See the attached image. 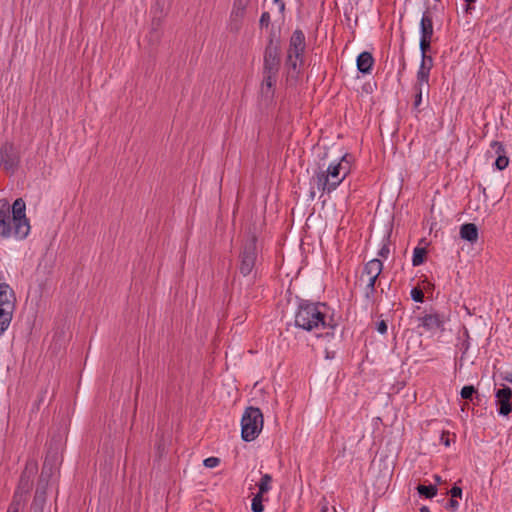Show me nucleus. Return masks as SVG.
<instances>
[{
    "label": "nucleus",
    "mask_w": 512,
    "mask_h": 512,
    "mask_svg": "<svg viewBox=\"0 0 512 512\" xmlns=\"http://www.w3.org/2000/svg\"><path fill=\"white\" fill-rule=\"evenodd\" d=\"M25 211L26 204L22 198H17L12 206L6 199H0V237L14 235L22 240L28 236L30 224Z\"/></svg>",
    "instance_id": "f257e3e1"
},
{
    "label": "nucleus",
    "mask_w": 512,
    "mask_h": 512,
    "mask_svg": "<svg viewBox=\"0 0 512 512\" xmlns=\"http://www.w3.org/2000/svg\"><path fill=\"white\" fill-rule=\"evenodd\" d=\"M326 307L324 303H312L307 300H301L295 315V325L303 330L312 331L314 328H328L327 336H334L338 324L330 319L326 322V315L320 310V307Z\"/></svg>",
    "instance_id": "f03ea898"
},
{
    "label": "nucleus",
    "mask_w": 512,
    "mask_h": 512,
    "mask_svg": "<svg viewBox=\"0 0 512 512\" xmlns=\"http://www.w3.org/2000/svg\"><path fill=\"white\" fill-rule=\"evenodd\" d=\"M281 66V47H265L263 55L262 96L272 100L275 92L277 76Z\"/></svg>",
    "instance_id": "7ed1b4c3"
},
{
    "label": "nucleus",
    "mask_w": 512,
    "mask_h": 512,
    "mask_svg": "<svg viewBox=\"0 0 512 512\" xmlns=\"http://www.w3.org/2000/svg\"><path fill=\"white\" fill-rule=\"evenodd\" d=\"M306 49L305 34L301 29H296L289 40L284 66L289 76L297 78L300 74L299 65L304 63V53Z\"/></svg>",
    "instance_id": "20e7f679"
},
{
    "label": "nucleus",
    "mask_w": 512,
    "mask_h": 512,
    "mask_svg": "<svg viewBox=\"0 0 512 512\" xmlns=\"http://www.w3.org/2000/svg\"><path fill=\"white\" fill-rule=\"evenodd\" d=\"M263 422V414L258 407H247L241 419L242 439L246 442L255 440L263 428Z\"/></svg>",
    "instance_id": "39448f33"
},
{
    "label": "nucleus",
    "mask_w": 512,
    "mask_h": 512,
    "mask_svg": "<svg viewBox=\"0 0 512 512\" xmlns=\"http://www.w3.org/2000/svg\"><path fill=\"white\" fill-rule=\"evenodd\" d=\"M340 168L338 164H330L326 169L319 167L312 176L311 181L316 184L320 191L330 193L345 179V176L341 174Z\"/></svg>",
    "instance_id": "423d86ee"
},
{
    "label": "nucleus",
    "mask_w": 512,
    "mask_h": 512,
    "mask_svg": "<svg viewBox=\"0 0 512 512\" xmlns=\"http://www.w3.org/2000/svg\"><path fill=\"white\" fill-rule=\"evenodd\" d=\"M258 257L257 236L252 233L243 242L239 252L238 269L244 277L252 274Z\"/></svg>",
    "instance_id": "0eeeda50"
},
{
    "label": "nucleus",
    "mask_w": 512,
    "mask_h": 512,
    "mask_svg": "<svg viewBox=\"0 0 512 512\" xmlns=\"http://www.w3.org/2000/svg\"><path fill=\"white\" fill-rule=\"evenodd\" d=\"M60 441L51 439L45 460L42 465L41 473L37 481V485L42 488H48L50 479L53 475L54 468L60 462L59 455Z\"/></svg>",
    "instance_id": "6e6552de"
},
{
    "label": "nucleus",
    "mask_w": 512,
    "mask_h": 512,
    "mask_svg": "<svg viewBox=\"0 0 512 512\" xmlns=\"http://www.w3.org/2000/svg\"><path fill=\"white\" fill-rule=\"evenodd\" d=\"M0 159L3 169L11 175L14 174L20 166L21 156L19 149L13 142H4L0 147Z\"/></svg>",
    "instance_id": "1a4fd4ad"
},
{
    "label": "nucleus",
    "mask_w": 512,
    "mask_h": 512,
    "mask_svg": "<svg viewBox=\"0 0 512 512\" xmlns=\"http://www.w3.org/2000/svg\"><path fill=\"white\" fill-rule=\"evenodd\" d=\"M38 472V463L36 460L30 459L26 462L23 471L19 477L15 494L28 497L34 482V477Z\"/></svg>",
    "instance_id": "9d476101"
},
{
    "label": "nucleus",
    "mask_w": 512,
    "mask_h": 512,
    "mask_svg": "<svg viewBox=\"0 0 512 512\" xmlns=\"http://www.w3.org/2000/svg\"><path fill=\"white\" fill-rule=\"evenodd\" d=\"M497 411L502 416H508L512 411V389L507 385L495 391Z\"/></svg>",
    "instance_id": "9b49d317"
},
{
    "label": "nucleus",
    "mask_w": 512,
    "mask_h": 512,
    "mask_svg": "<svg viewBox=\"0 0 512 512\" xmlns=\"http://www.w3.org/2000/svg\"><path fill=\"white\" fill-rule=\"evenodd\" d=\"M433 67V58L432 57H422L419 70L417 72V81L416 84L419 86H425V89H429V77L430 71Z\"/></svg>",
    "instance_id": "f8f14e48"
},
{
    "label": "nucleus",
    "mask_w": 512,
    "mask_h": 512,
    "mask_svg": "<svg viewBox=\"0 0 512 512\" xmlns=\"http://www.w3.org/2000/svg\"><path fill=\"white\" fill-rule=\"evenodd\" d=\"M436 6L428 7L422 15L421 21H420V32L421 36L425 37H433L434 31H433V19H434V13L433 9H435Z\"/></svg>",
    "instance_id": "ddd939ff"
},
{
    "label": "nucleus",
    "mask_w": 512,
    "mask_h": 512,
    "mask_svg": "<svg viewBox=\"0 0 512 512\" xmlns=\"http://www.w3.org/2000/svg\"><path fill=\"white\" fill-rule=\"evenodd\" d=\"M0 308L14 311L15 293L8 284H0Z\"/></svg>",
    "instance_id": "4468645a"
},
{
    "label": "nucleus",
    "mask_w": 512,
    "mask_h": 512,
    "mask_svg": "<svg viewBox=\"0 0 512 512\" xmlns=\"http://www.w3.org/2000/svg\"><path fill=\"white\" fill-rule=\"evenodd\" d=\"M250 3V0H234L233 8L231 11V23L235 24V29L238 30L241 20L243 19L246 11V7Z\"/></svg>",
    "instance_id": "2eb2a0df"
},
{
    "label": "nucleus",
    "mask_w": 512,
    "mask_h": 512,
    "mask_svg": "<svg viewBox=\"0 0 512 512\" xmlns=\"http://www.w3.org/2000/svg\"><path fill=\"white\" fill-rule=\"evenodd\" d=\"M373 64L374 58L368 51L361 52L356 59L357 69L362 74H370Z\"/></svg>",
    "instance_id": "dca6fc26"
},
{
    "label": "nucleus",
    "mask_w": 512,
    "mask_h": 512,
    "mask_svg": "<svg viewBox=\"0 0 512 512\" xmlns=\"http://www.w3.org/2000/svg\"><path fill=\"white\" fill-rule=\"evenodd\" d=\"M491 148L494 150L495 154L498 155L494 163L495 167L498 170L505 169L509 164V158L504 155V145L499 141H492Z\"/></svg>",
    "instance_id": "f3484780"
},
{
    "label": "nucleus",
    "mask_w": 512,
    "mask_h": 512,
    "mask_svg": "<svg viewBox=\"0 0 512 512\" xmlns=\"http://www.w3.org/2000/svg\"><path fill=\"white\" fill-rule=\"evenodd\" d=\"M47 500V489L36 486L35 495L31 504L32 512H43Z\"/></svg>",
    "instance_id": "a211bd4d"
},
{
    "label": "nucleus",
    "mask_w": 512,
    "mask_h": 512,
    "mask_svg": "<svg viewBox=\"0 0 512 512\" xmlns=\"http://www.w3.org/2000/svg\"><path fill=\"white\" fill-rule=\"evenodd\" d=\"M383 270V263L380 259H372L369 262H367L363 268V275H367L368 277H371L372 279L378 278Z\"/></svg>",
    "instance_id": "6ab92c4d"
},
{
    "label": "nucleus",
    "mask_w": 512,
    "mask_h": 512,
    "mask_svg": "<svg viewBox=\"0 0 512 512\" xmlns=\"http://www.w3.org/2000/svg\"><path fill=\"white\" fill-rule=\"evenodd\" d=\"M460 237L463 240L475 243L478 240V228L474 223H465L460 227Z\"/></svg>",
    "instance_id": "aec40b11"
},
{
    "label": "nucleus",
    "mask_w": 512,
    "mask_h": 512,
    "mask_svg": "<svg viewBox=\"0 0 512 512\" xmlns=\"http://www.w3.org/2000/svg\"><path fill=\"white\" fill-rule=\"evenodd\" d=\"M421 325L426 330H435L443 326V320L438 314H426L420 318Z\"/></svg>",
    "instance_id": "412c9836"
},
{
    "label": "nucleus",
    "mask_w": 512,
    "mask_h": 512,
    "mask_svg": "<svg viewBox=\"0 0 512 512\" xmlns=\"http://www.w3.org/2000/svg\"><path fill=\"white\" fill-rule=\"evenodd\" d=\"M352 162L353 156L349 153H346L341 157L340 161L337 163L339 167H341L340 170L343 176L346 177L351 172Z\"/></svg>",
    "instance_id": "4be33fe9"
},
{
    "label": "nucleus",
    "mask_w": 512,
    "mask_h": 512,
    "mask_svg": "<svg viewBox=\"0 0 512 512\" xmlns=\"http://www.w3.org/2000/svg\"><path fill=\"white\" fill-rule=\"evenodd\" d=\"M12 314L13 311L0 308V335H2L10 325Z\"/></svg>",
    "instance_id": "5701e85b"
},
{
    "label": "nucleus",
    "mask_w": 512,
    "mask_h": 512,
    "mask_svg": "<svg viewBox=\"0 0 512 512\" xmlns=\"http://www.w3.org/2000/svg\"><path fill=\"white\" fill-rule=\"evenodd\" d=\"M417 492L421 497H425L427 499H431L437 494V487L435 485H418Z\"/></svg>",
    "instance_id": "b1692460"
},
{
    "label": "nucleus",
    "mask_w": 512,
    "mask_h": 512,
    "mask_svg": "<svg viewBox=\"0 0 512 512\" xmlns=\"http://www.w3.org/2000/svg\"><path fill=\"white\" fill-rule=\"evenodd\" d=\"M27 501V497H24L20 494L13 495V499L11 504L9 505L7 512H19L22 509Z\"/></svg>",
    "instance_id": "393cba45"
},
{
    "label": "nucleus",
    "mask_w": 512,
    "mask_h": 512,
    "mask_svg": "<svg viewBox=\"0 0 512 512\" xmlns=\"http://www.w3.org/2000/svg\"><path fill=\"white\" fill-rule=\"evenodd\" d=\"M427 249L424 247H416L413 251L412 264L413 266H419L426 260Z\"/></svg>",
    "instance_id": "a878e982"
},
{
    "label": "nucleus",
    "mask_w": 512,
    "mask_h": 512,
    "mask_svg": "<svg viewBox=\"0 0 512 512\" xmlns=\"http://www.w3.org/2000/svg\"><path fill=\"white\" fill-rule=\"evenodd\" d=\"M273 479L270 474H264L262 475L260 481L257 483L258 486V493L260 495H264L271 489V483Z\"/></svg>",
    "instance_id": "bb28decb"
},
{
    "label": "nucleus",
    "mask_w": 512,
    "mask_h": 512,
    "mask_svg": "<svg viewBox=\"0 0 512 512\" xmlns=\"http://www.w3.org/2000/svg\"><path fill=\"white\" fill-rule=\"evenodd\" d=\"M265 47H281L280 31H276L274 28L270 30Z\"/></svg>",
    "instance_id": "cd10ccee"
},
{
    "label": "nucleus",
    "mask_w": 512,
    "mask_h": 512,
    "mask_svg": "<svg viewBox=\"0 0 512 512\" xmlns=\"http://www.w3.org/2000/svg\"><path fill=\"white\" fill-rule=\"evenodd\" d=\"M432 37L421 36L419 47L422 57H431L427 53L431 50Z\"/></svg>",
    "instance_id": "c85d7f7f"
},
{
    "label": "nucleus",
    "mask_w": 512,
    "mask_h": 512,
    "mask_svg": "<svg viewBox=\"0 0 512 512\" xmlns=\"http://www.w3.org/2000/svg\"><path fill=\"white\" fill-rule=\"evenodd\" d=\"M414 89L416 91V94L414 96V102H413V108L415 110H417L418 112H420V109H419V106L421 104V101H422V93L425 91V92H428V90L425 89V86H419V84H415L414 86Z\"/></svg>",
    "instance_id": "c756f323"
},
{
    "label": "nucleus",
    "mask_w": 512,
    "mask_h": 512,
    "mask_svg": "<svg viewBox=\"0 0 512 512\" xmlns=\"http://www.w3.org/2000/svg\"><path fill=\"white\" fill-rule=\"evenodd\" d=\"M169 6L170 3L167 0H156L154 14H158L161 15V17H165L167 15Z\"/></svg>",
    "instance_id": "7c9ffc66"
},
{
    "label": "nucleus",
    "mask_w": 512,
    "mask_h": 512,
    "mask_svg": "<svg viewBox=\"0 0 512 512\" xmlns=\"http://www.w3.org/2000/svg\"><path fill=\"white\" fill-rule=\"evenodd\" d=\"M264 495H260L259 493L255 494L251 503V510L253 512H263L264 511Z\"/></svg>",
    "instance_id": "2f4dec72"
},
{
    "label": "nucleus",
    "mask_w": 512,
    "mask_h": 512,
    "mask_svg": "<svg viewBox=\"0 0 512 512\" xmlns=\"http://www.w3.org/2000/svg\"><path fill=\"white\" fill-rule=\"evenodd\" d=\"M477 394V389L473 385H466L461 389V397L465 400H472Z\"/></svg>",
    "instance_id": "473e14b6"
},
{
    "label": "nucleus",
    "mask_w": 512,
    "mask_h": 512,
    "mask_svg": "<svg viewBox=\"0 0 512 512\" xmlns=\"http://www.w3.org/2000/svg\"><path fill=\"white\" fill-rule=\"evenodd\" d=\"M464 337H465L464 340L459 345V349L462 352L461 360L463 359L464 355L467 353V351L469 350V347H470V342H469L470 336H469V332L467 329L464 330Z\"/></svg>",
    "instance_id": "72a5a7b5"
},
{
    "label": "nucleus",
    "mask_w": 512,
    "mask_h": 512,
    "mask_svg": "<svg viewBox=\"0 0 512 512\" xmlns=\"http://www.w3.org/2000/svg\"><path fill=\"white\" fill-rule=\"evenodd\" d=\"M378 278L372 279L371 277H368L366 288H365V295L367 298H370L375 293V284Z\"/></svg>",
    "instance_id": "f704fd0d"
},
{
    "label": "nucleus",
    "mask_w": 512,
    "mask_h": 512,
    "mask_svg": "<svg viewBox=\"0 0 512 512\" xmlns=\"http://www.w3.org/2000/svg\"><path fill=\"white\" fill-rule=\"evenodd\" d=\"M163 18L164 17H161V15L154 14L152 22H151V32L152 33H158V31L161 28Z\"/></svg>",
    "instance_id": "c9c22d12"
},
{
    "label": "nucleus",
    "mask_w": 512,
    "mask_h": 512,
    "mask_svg": "<svg viewBox=\"0 0 512 512\" xmlns=\"http://www.w3.org/2000/svg\"><path fill=\"white\" fill-rule=\"evenodd\" d=\"M411 298L415 302L422 303L424 301V293L422 289L419 287H414L411 290Z\"/></svg>",
    "instance_id": "e433bc0d"
},
{
    "label": "nucleus",
    "mask_w": 512,
    "mask_h": 512,
    "mask_svg": "<svg viewBox=\"0 0 512 512\" xmlns=\"http://www.w3.org/2000/svg\"><path fill=\"white\" fill-rule=\"evenodd\" d=\"M220 463V459L217 457H208L203 461V464L207 468H214L218 466Z\"/></svg>",
    "instance_id": "4c0bfd02"
},
{
    "label": "nucleus",
    "mask_w": 512,
    "mask_h": 512,
    "mask_svg": "<svg viewBox=\"0 0 512 512\" xmlns=\"http://www.w3.org/2000/svg\"><path fill=\"white\" fill-rule=\"evenodd\" d=\"M269 24H270V14H269V12H263L260 17V20H259V25L261 28H263V27H268Z\"/></svg>",
    "instance_id": "58836bf2"
},
{
    "label": "nucleus",
    "mask_w": 512,
    "mask_h": 512,
    "mask_svg": "<svg viewBox=\"0 0 512 512\" xmlns=\"http://www.w3.org/2000/svg\"><path fill=\"white\" fill-rule=\"evenodd\" d=\"M449 494L451 498H461L462 497V488L457 486L456 484L450 489Z\"/></svg>",
    "instance_id": "ea45409f"
},
{
    "label": "nucleus",
    "mask_w": 512,
    "mask_h": 512,
    "mask_svg": "<svg viewBox=\"0 0 512 512\" xmlns=\"http://www.w3.org/2000/svg\"><path fill=\"white\" fill-rule=\"evenodd\" d=\"M458 506H459L458 501L456 499H454V498H450L448 500V502L446 503L445 508L447 510L455 511V510L458 509Z\"/></svg>",
    "instance_id": "a19ab883"
},
{
    "label": "nucleus",
    "mask_w": 512,
    "mask_h": 512,
    "mask_svg": "<svg viewBox=\"0 0 512 512\" xmlns=\"http://www.w3.org/2000/svg\"><path fill=\"white\" fill-rule=\"evenodd\" d=\"M376 329L380 334H385L387 332L386 322L384 320L377 322Z\"/></svg>",
    "instance_id": "79ce46f5"
},
{
    "label": "nucleus",
    "mask_w": 512,
    "mask_h": 512,
    "mask_svg": "<svg viewBox=\"0 0 512 512\" xmlns=\"http://www.w3.org/2000/svg\"><path fill=\"white\" fill-rule=\"evenodd\" d=\"M390 253L388 245L384 244L378 252V255L382 258H387Z\"/></svg>",
    "instance_id": "37998d69"
},
{
    "label": "nucleus",
    "mask_w": 512,
    "mask_h": 512,
    "mask_svg": "<svg viewBox=\"0 0 512 512\" xmlns=\"http://www.w3.org/2000/svg\"><path fill=\"white\" fill-rule=\"evenodd\" d=\"M476 0H465L466 2V7H465V11L466 12H469L473 7H472V4L475 3Z\"/></svg>",
    "instance_id": "c03bdc74"
},
{
    "label": "nucleus",
    "mask_w": 512,
    "mask_h": 512,
    "mask_svg": "<svg viewBox=\"0 0 512 512\" xmlns=\"http://www.w3.org/2000/svg\"><path fill=\"white\" fill-rule=\"evenodd\" d=\"M503 380H505V381H507V382L512 383V372L506 373V374L503 376Z\"/></svg>",
    "instance_id": "a18cd8bd"
},
{
    "label": "nucleus",
    "mask_w": 512,
    "mask_h": 512,
    "mask_svg": "<svg viewBox=\"0 0 512 512\" xmlns=\"http://www.w3.org/2000/svg\"><path fill=\"white\" fill-rule=\"evenodd\" d=\"M275 3L279 5L280 12H284V10H285V3L283 2V0H280L279 2H275Z\"/></svg>",
    "instance_id": "49530a36"
},
{
    "label": "nucleus",
    "mask_w": 512,
    "mask_h": 512,
    "mask_svg": "<svg viewBox=\"0 0 512 512\" xmlns=\"http://www.w3.org/2000/svg\"><path fill=\"white\" fill-rule=\"evenodd\" d=\"M401 61H402V70H404L405 67H406V63H405V59H404V55L403 54L401 56Z\"/></svg>",
    "instance_id": "de8ad7c7"
},
{
    "label": "nucleus",
    "mask_w": 512,
    "mask_h": 512,
    "mask_svg": "<svg viewBox=\"0 0 512 512\" xmlns=\"http://www.w3.org/2000/svg\"><path fill=\"white\" fill-rule=\"evenodd\" d=\"M420 512H430L429 508L427 506H422L420 508Z\"/></svg>",
    "instance_id": "09e8293b"
},
{
    "label": "nucleus",
    "mask_w": 512,
    "mask_h": 512,
    "mask_svg": "<svg viewBox=\"0 0 512 512\" xmlns=\"http://www.w3.org/2000/svg\"><path fill=\"white\" fill-rule=\"evenodd\" d=\"M434 479L437 483H440L441 482V477L439 475H435L434 476Z\"/></svg>",
    "instance_id": "8fccbe9b"
},
{
    "label": "nucleus",
    "mask_w": 512,
    "mask_h": 512,
    "mask_svg": "<svg viewBox=\"0 0 512 512\" xmlns=\"http://www.w3.org/2000/svg\"><path fill=\"white\" fill-rule=\"evenodd\" d=\"M321 512H328V507L327 506H323L321 508Z\"/></svg>",
    "instance_id": "3c124183"
},
{
    "label": "nucleus",
    "mask_w": 512,
    "mask_h": 512,
    "mask_svg": "<svg viewBox=\"0 0 512 512\" xmlns=\"http://www.w3.org/2000/svg\"><path fill=\"white\" fill-rule=\"evenodd\" d=\"M444 444H445V446H449V445H450V443H449V439H448V438H447V439H444Z\"/></svg>",
    "instance_id": "603ef678"
},
{
    "label": "nucleus",
    "mask_w": 512,
    "mask_h": 512,
    "mask_svg": "<svg viewBox=\"0 0 512 512\" xmlns=\"http://www.w3.org/2000/svg\"><path fill=\"white\" fill-rule=\"evenodd\" d=\"M310 196H311L312 198H314V197H315V192H314L313 190H311V191H310Z\"/></svg>",
    "instance_id": "864d4df0"
},
{
    "label": "nucleus",
    "mask_w": 512,
    "mask_h": 512,
    "mask_svg": "<svg viewBox=\"0 0 512 512\" xmlns=\"http://www.w3.org/2000/svg\"><path fill=\"white\" fill-rule=\"evenodd\" d=\"M280 0H274V2H279Z\"/></svg>",
    "instance_id": "5fc2aeb1"
},
{
    "label": "nucleus",
    "mask_w": 512,
    "mask_h": 512,
    "mask_svg": "<svg viewBox=\"0 0 512 512\" xmlns=\"http://www.w3.org/2000/svg\"><path fill=\"white\" fill-rule=\"evenodd\" d=\"M169 3L171 2V0H167Z\"/></svg>",
    "instance_id": "6e6d98bb"
}]
</instances>
